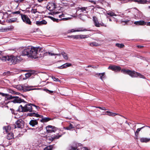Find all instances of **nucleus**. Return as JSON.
Wrapping results in <instances>:
<instances>
[{
  "mask_svg": "<svg viewBox=\"0 0 150 150\" xmlns=\"http://www.w3.org/2000/svg\"><path fill=\"white\" fill-rule=\"evenodd\" d=\"M23 21L27 24L31 25V22L30 18L26 15L21 14H20Z\"/></svg>",
  "mask_w": 150,
  "mask_h": 150,
  "instance_id": "423d86ee",
  "label": "nucleus"
},
{
  "mask_svg": "<svg viewBox=\"0 0 150 150\" xmlns=\"http://www.w3.org/2000/svg\"><path fill=\"white\" fill-rule=\"evenodd\" d=\"M77 32L76 28L75 29H72L70 30H69L68 31V33H72L76 32Z\"/></svg>",
  "mask_w": 150,
  "mask_h": 150,
  "instance_id": "79ce46f5",
  "label": "nucleus"
},
{
  "mask_svg": "<svg viewBox=\"0 0 150 150\" xmlns=\"http://www.w3.org/2000/svg\"><path fill=\"white\" fill-rule=\"evenodd\" d=\"M61 54L62 55L64 59L65 60H67L68 59V57L67 54L64 52H62L61 53Z\"/></svg>",
  "mask_w": 150,
  "mask_h": 150,
  "instance_id": "2f4dec72",
  "label": "nucleus"
},
{
  "mask_svg": "<svg viewBox=\"0 0 150 150\" xmlns=\"http://www.w3.org/2000/svg\"><path fill=\"white\" fill-rule=\"evenodd\" d=\"M95 108H99L101 110H105L106 109L104 107H98V106H95Z\"/></svg>",
  "mask_w": 150,
  "mask_h": 150,
  "instance_id": "09e8293b",
  "label": "nucleus"
},
{
  "mask_svg": "<svg viewBox=\"0 0 150 150\" xmlns=\"http://www.w3.org/2000/svg\"><path fill=\"white\" fill-rule=\"evenodd\" d=\"M50 17L54 21L57 22L59 20L58 19H57L51 16H50Z\"/></svg>",
  "mask_w": 150,
  "mask_h": 150,
  "instance_id": "de8ad7c7",
  "label": "nucleus"
},
{
  "mask_svg": "<svg viewBox=\"0 0 150 150\" xmlns=\"http://www.w3.org/2000/svg\"><path fill=\"white\" fill-rule=\"evenodd\" d=\"M107 14L111 16H117V15L111 11H109L107 13Z\"/></svg>",
  "mask_w": 150,
  "mask_h": 150,
  "instance_id": "7c9ffc66",
  "label": "nucleus"
},
{
  "mask_svg": "<svg viewBox=\"0 0 150 150\" xmlns=\"http://www.w3.org/2000/svg\"><path fill=\"white\" fill-rule=\"evenodd\" d=\"M24 103H25L23 107L22 105L19 106L17 110V111L20 112H31L32 111V104L31 103H27L24 101Z\"/></svg>",
  "mask_w": 150,
  "mask_h": 150,
  "instance_id": "20e7f679",
  "label": "nucleus"
},
{
  "mask_svg": "<svg viewBox=\"0 0 150 150\" xmlns=\"http://www.w3.org/2000/svg\"><path fill=\"white\" fill-rule=\"evenodd\" d=\"M121 72L125 74H127L132 77H139L140 78H145L144 75L139 73L135 72L134 71H132L130 70H126L123 69L121 70Z\"/></svg>",
  "mask_w": 150,
  "mask_h": 150,
  "instance_id": "7ed1b4c3",
  "label": "nucleus"
},
{
  "mask_svg": "<svg viewBox=\"0 0 150 150\" xmlns=\"http://www.w3.org/2000/svg\"><path fill=\"white\" fill-rule=\"evenodd\" d=\"M88 1L89 2H91V3L93 4H96V2L95 1H94L92 0H89Z\"/></svg>",
  "mask_w": 150,
  "mask_h": 150,
  "instance_id": "4d7b16f0",
  "label": "nucleus"
},
{
  "mask_svg": "<svg viewBox=\"0 0 150 150\" xmlns=\"http://www.w3.org/2000/svg\"><path fill=\"white\" fill-rule=\"evenodd\" d=\"M93 21L94 23L98 21L97 18L96 16H93Z\"/></svg>",
  "mask_w": 150,
  "mask_h": 150,
  "instance_id": "3c124183",
  "label": "nucleus"
},
{
  "mask_svg": "<svg viewBox=\"0 0 150 150\" xmlns=\"http://www.w3.org/2000/svg\"><path fill=\"white\" fill-rule=\"evenodd\" d=\"M43 129L42 126H41L36 128V131L38 132H40Z\"/></svg>",
  "mask_w": 150,
  "mask_h": 150,
  "instance_id": "a18cd8bd",
  "label": "nucleus"
},
{
  "mask_svg": "<svg viewBox=\"0 0 150 150\" xmlns=\"http://www.w3.org/2000/svg\"><path fill=\"white\" fill-rule=\"evenodd\" d=\"M106 112L108 113L107 115L110 116H115L116 115H118L119 114L115 113L112 112L110 111H107Z\"/></svg>",
  "mask_w": 150,
  "mask_h": 150,
  "instance_id": "5701e85b",
  "label": "nucleus"
},
{
  "mask_svg": "<svg viewBox=\"0 0 150 150\" xmlns=\"http://www.w3.org/2000/svg\"><path fill=\"white\" fill-rule=\"evenodd\" d=\"M14 97L12 99L13 100L11 101L12 102L15 103H21L22 102H24V100L22 99H21L18 96H14Z\"/></svg>",
  "mask_w": 150,
  "mask_h": 150,
  "instance_id": "9d476101",
  "label": "nucleus"
},
{
  "mask_svg": "<svg viewBox=\"0 0 150 150\" xmlns=\"http://www.w3.org/2000/svg\"><path fill=\"white\" fill-rule=\"evenodd\" d=\"M74 128V127L73 125L72 124L70 123L69 124V125L68 126L66 127H64V128L65 130H71L72 129H73Z\"/></svg>",
  "mask_w": 150,
  "mask_h": 150,
  "instance_id": "b1692460",
  "label": "nucleus"
},
{
  "mask_svg": "<svg viewBox=\"0 0 150 150\" xmlns=\"http://www.w3.org/2000/svg\"><path fill=\"white\" fill-rule=\"evenodd\" d=\"M134 24L137 25H146V22L144 21L141 20L135 21L134 22Z\"/></svg>",
  "mask_w": 150,
  "mask_h": 150,
  "instance_id": "f3484780",
  "label": "nucleus"
},
{
  "mask_svg": "<svg viewBox=\"0 0 150 150\" xmlns=\"http://www.w3.org/2000/svg\"><path fill=\"white\" fill-rule=\"evenodd\" d=\"M108 69H111L115 72H118L120 71L121 68L119 66L111 65L108 67Z\"/></svg>",
  "mask_w": 150,
  "mask_h": 150,
  "instance_id": "6e6552de",
  "label": "nucleus"
},
{
  "mask_svg": "<svg viewBox=\"0 0 150 150\" xmlns=\"http://www.w3.org/2000/svg\"><path fill=\"white\" fill-rule=\"evenodd\" d=\"M37 12L36 9H32L31 11V12L32 13H35Z\"/></svg>",
  "mask_w": 150,
  "mask_h": 150,
  "instance_id": "603ef678",
  "label": "nucleus"
},
{
  "mask_svg": "<svg viewBox=\"0 0 150 150\" xmlns=\"http://www.w3.org/2000/svg\"><path fill=\"white\" fill-rule=\"evenodd\" d=\"M22 87L23 89H22V90L24 91H28L32 90V89H29V88L28 86H26L23 85L22 86Z\"/></svg>",
  "mask_w": 150,
  "mask_h": 150,
  "instance_id": "cd10ccee",
  "label": "nucleus"
},
{
  "mask_svg": "<svg viewBox=\"0 0 150 150\" xmlns=\"http://www.w3.org/2000/svg\"><path fill=\"white\" fill-rule=\"evenodd\" d=\"M46 91H48L49 92V93H52L53 92V91H50L48 89H47Z\"/></svg>",
  "mask_w": 150,
  "mask_h": 150,
  "instance_id": "e2e57ef3",
  "label": "nucleus"
},
{
  "mask_svg": "<svg viewBox=\"0 0 150 150\" xmlns=\"http://www.w3.org/2000/svg\"><path fill=\"white\" fill-rule=\"evenodd\" d=\"M137 47L138 48H141L143 47V46L138 45L137 46Z\"/></svg>",
  "mask_w": 150,
  "mask_h": 150,
  "instance_id": "338daca9",
  "label": "nucleus"
},
{
  "mask_svg": "<svg viewBox=\"0 0 150 150\" xmlns=\"http://www.w3.org/2000/svg\"><path fill=\"white\" fill-rule=\"evenodd\" d=\"M130 2H134L137 3L139 4H146L150 3V1H148L147 0H129Z\"/></svg>",
  "mask_w": 150,
  "mask_h": 150,
  "instance_id": "9b49d317",
  "label": "nucleus"
},
{
  "mask_svg": "<svg viewBox=\"0 0 150 150\" xmlns=\"http://www.w3.org/2000/svg\"><path fill=\"white\" fill-rule=\"evenodd\" d=\"M99 26L100 27V26H104V27H106V25L104 23L102 22L100 23H99Z\"/></svg>",
  "mask_w": 150,
  "mask_h": 150,
  "instance_id": "864d4df0",
  "label": "nucleus"
},
{
  "mask_svg": "<svg viewBox=\"0 0 150 150\" xmlns=\"http://www.w3.org/2000/svg\"><path fill=\"white\" fill-rule=\"evenodd\" d=\"M0 95L2 96L5 97V100L6 101L9 100H12L14 97L6 93L0 92Z\"/></svg>",
  "mask_w": 150,
  "mask_h": 150,
  "instance_id": "f8f14e48",
  "label": "nucleus"
},
{
  "mask_svg": "<svg viewBox=\"0 0 150 150\" xmlns=\"http://www.w3.org/2000/svg\"><path fill=\"white\" fill-rule=\"evenodd\" d=\"M72 64L69 63H66L62 66L58 67V68L59 69H63L67 68L68 67L71 66Z\"/></svg>",
  "mask_w": 150,
  "mask_h": 150,
  "instance_id": "2eb2a0df",
  "label": "nucleus"
},
{
  "mask_svg": "<svg viewBox=\"0 0 150 150\" xmlns=\"http://www.w3.org/2000/svg\"><path fill=\"white\" fill-rule=\"evenodd\" d=\"M47 23V22L45 20H42L41 21H37L35 22L36 25L38 26L46 25Z\"/></svg>",
  "mask_w": 150,
  "mask_h": 150,
  "instance_id": "4468645a",
  "label": "nucleus"
},
{
  "mask_svg": "<svg viewBox=\"0 0 150 150\" xmlns=\"http://www.w3.org/2000/svg\"><path fill=\"white\" fill-rule=\"evenodd\" d=\"M38 124V122L37 120H32L29 122V124L32 127Z\"/></svg>",
  "mask_w": 150,
  "mask_h": 150,
  "instance_id": "4be33fe9",
  "label": "nucleus"
},
{
  "mask_svg": "<svg viewBox=\"0 0 150 150\" xmlns=\"http://www.w3.org/2000/svg\"><path fill=\"white\" fill-rule=\"evenodd\" d=\"M51 119V118L49 117H43L42 119L40 120V121L42 122H47L50 120Z\"/></svg>",
  "mask_w": 150,
  "mask_h": 150,
  "instance_id": "393cba45",
  "label": "nucleus"
},
{
  "mask_svg": "<svg viewBox=\"0 0 150 150\" xmlns=\"http://www.w3.org/2000/svg\"><path fill=\"white\" fill-rule=\"evenodd\" d=\"M89 37L88 35H78L79 39H85L88 38Z\"/></svg>",
  "mask_w": 150,
  "mask_h": 150,
  "instance_id": "a878e982",
  "label": "nucleus"
},
{
  "mask_svg": "<svg viewBox=\"0 0 150 150\" xmlns=\"http://www.w3.org/2000/svg\"><path fill=\"white\" fill-rule=\"evenodd\" d=\"M17 20V18H13L10 19L8 20V22L9 23H13L15 22Z\"/></svg>",
  "mask_w": 150,
  "mask_h": 150,
  "instance_id": "c9c22d12",
  "label": "nucleus"
},
{
  "mask_svg": "<svg viewBox=\"0 0 150 150\" xmlns=\"http://www.w3.org/2000/svg\"><path fill=\"white\" fill-rule=\"evenodd\" d=\"M20 11H17L13 12V14H20Z\"/></svg>",
  "mask_w": 150,
  "mask_h": 150,
  "instance_id": "13d9d810",
  "label": "nucleus"
},
{
  "mask_svg": "<svg viewBox=\"0 0 150 150\" xmlns=\"http://www.w3.org/2000/svg\"><path fill=\"white\" fill-rule=\"evenodd\" d=\"M10 28L8 27L7 28H3L2 27L0 28V32H4L6 31L11 30Z\"/></svg>",
  "mask_w": 150,
  "mask_h": 150,
  "instance_id": "f704fd0d",
  "label": "nucleus"
},
{
  "mask_svg": "<svg viewBox=\"0 0 150 150\" xmlns=\"http://www.w3.org/2000/svg\"><path fill=\"white\" fill-rule=\"evenodd\" d=\"M14 138L13 134L12 133H9L7 136V138L8 139H11Z\"/></svg>",
  "mask_w": 150,
  "mask_h": 150,
  "instance_id": "bb28decb",
  "label": "nucleus"
},
{
  "mask_svg": "<svg viewBox=\"0 0 150 150\" xmlns=\"http://www.w3.org/2000/svg\"><path fill=\"white\" fill-rule=\"evenodd\" d=\"M10 110L11 111V112L12 114H14V110L13 109L11 108H10Z\"/></svg>",
  "mask_w": 150,
  "mask_h": 150,
  "instance_id": "bf43d9fd",
  "label": "nucleus"
},
{
  "mask_svg": "<svg viewBox=\"0 0 150 150\" xmlns=\"http://www.w3.org/2000/svg\"><path fill=\"white\" fill-rule=\"evenodd\" d=\"M68 37H70L73 38L74 39H79L78 35H73L71 36H68Z\"/></svg>",
  "mask_w": 150,
  "mask_h": 150,
  "instance_id": "4c0bfd02",
  "label": "nucleus"
},
{
  "mask_svg": "<svg viewBox=\"0 0 150 150\" xmlns=\"http://www.w3.org/2000/svg\"><path fill=\"white\" fill-rule=\"evenodd\" d=\"M140 140L142 143H146L150 141V138L142 137L140 138Z\"/></svg>",
  "mask_w": 150,
  "mask_h": 150,
  "instance_id": "6ab92c4d",
  "label": "nucleus"
},
{
  "mask_svg": "<svg viewBox=\"0 0 150 150\" xmlns=\"http://www.w3.org/2000/svg\"><path fill=\"white\" fill-rule=\"evenodd\" d=\"M61 136L58 135H54V136H52L51 138L52 140H54V139H57L59 138Z\"/></svg>",
  "mask_w": 150,
  "mask_h": 150,
  "instance_id": "e433bc0d",
  "label": "nucleus"
},
{
  "mask_svg": "<svg viewBox=\"0 0 150 150\" xmlns=\"http://www.w3.org/2000/svg\"><path fill=\"white\" fill-rule=\"evenodd\" d=\"M0 59L4 62H7L9 63L14 64L20 62L22 60V59L20 56H14L12 55L1 57Z\"/></svg>",
  "mask_w": 150,
  "mask_h": 150,
  "instance_id": "f03ea898",
  "label": "nucleus"
},
{
  "mask_svg": "<svg viewBox=\"0 0 150 150\" xmlns=\"http://www.w3.org/2000/svg\"><path fill=\"white\" fill-rule=\"evenodd\" d=\"M32 106L35 107L37 110H38L40 109V107L38 106H36L34 104H32Z\"/></svg>",
  "mask_w": 150,
  "mask_h": 150,
  "instance_id": "5fc2aeb1",
  "label": "nucleus"
},
{
  "mask_svg": "<svg viewBox=\"0 0 150 150\" xmlns=\"http://www.w3.org/2000/svg\"><path fill=\"white\" fill-rule=\"evenodd\" d=\"M81 145V144L78 143L76 142H74L71 144L70 145L68 148V150H79L77 147Z\"/></svg>",
  "mask_w": 150,
  "mask_h": 150,
  "instance_id": "39448f33",
  "label": "nucleus"
},
{
  "mask_svg": "<svg viewBox=\"0 0 150 150\" xmlns=\"http://www.w3.org/2000/svg\"><path fill=\"white\" fill-rule=\"evenodd\" d=\"M82 150H89L86 147H82L81 148Z\"/></svg>",
  "mask_w": 150,
  "mask_h": 150,
  "instance_id": "680f3d73",
  "label": "nucleus"
},
{
  "mask_svg": "<svg viewBox=\"0 0 150 150\" xmlns=\"http://www.w3.org/2000/svg\"><path fill=\"white\" fill-rule=\"evenodd\" d=\"M78 11H80V12L84 13H87V11H86L87 7H78L77 8Z\"/></svg>",
  "mask_w": 150,
  "mask_h": 150,
  "instance_id": "412c9836",
  "label": "nucleus"
},
{
  "mask_svg": "<svg viewBox=\"0 0 150 150\" xmlns=\"http://www.w3.org/2000/svg\"><path fill=\"white\" fill-rule=\"evenodd\" d=\"M8 91L9 93L13 94L18 95L19 94V93L11 89H8Z\"/></svg>",
  "mask_w": 150,
  "mask_h": 150,
  "instance_id": "c85d7f7f",
  "label": "nucleus"
},
{
  "mask_svg": "<svg viewBox=\"0 0 150 150\" xmlns=\"http://www.w3.org/2000/svg\"><path fill=\"white\" fill-rule=\"evenodd\" d=\"M116 46L118 47L119 48H122L124 46V45L123 44H119L116 43L115 45Z\"/></svg>",
  "mask_w": 150,
  "mask_h": 150,
  "instance_id": "ea45409f",
  "label": "nucleus"
},
{
  "mask_svg": "<svg viewBox=\"0 0 150 150\" xmlns=\"http://www.w3.org/2000/svg\"><path fill=\"white\" fill-rule=\"evenodd\" d=\"M98 76H99L100 79L102 81L103 80V79L106 78L105 76V72L102 73H96L95 74Z\"/></svg>",
  "mask_w": 150,
  "mask_h": 150,
  "instance_id": "a211bd4d",
  "label": "nucleus"
},
{
  "mask_svg": "<svg viewBox=\"0 0 150 150\" xmlns=\"http://www.w3.org/2000/svg\"><path fill=\"white\" fill-rule=\"evenodd\" d=\"M61 54H61H55V55H56L57 56H60Z\"/></svg>",
  "mask_w": 150,
  "mask_h": 150,
  "instance_id": "774afa93",
  "label": "nucleus"
},
{
  "mask_svg": "<svg viewBox=\"0 0 150 150\" xmlns=\"http://www.w3.org/2000/svg\"><path fill=\"white\" fill-rule=\"evenodd\" d=\"M53 148L52 146H48L45 147L44 150H52Z\"/></svg>",
  "mask_w": 150,
  "mask_h": 150,
  "instance_id": "37998d69",
  "label": "nucleus"
},
{
  "mask_svg": "<svg viewBox=\"0 0 150 150\" xmlns=\"http://www.w3.org/2000/svg\"><path fill=\"white\" fill-rule=\"evenodd\" d=\"M47 7L48 10L51 11L56 8V5L54 3L50 4L47 6Z\"/></svg>",
  "mask_w": 150,
  "mask_h": 150,
  "instance_id": "ddd939ff",
  "label": "nucleus"
},
{
  "mask_svg": "<svg viewBox=\"0 0 150 150\" xmlns=\"http://www.w3.org/2000/svg\"><path fill=\"white\" fill-rule=\"evenodd\" d=\"M28 115L30 116H35L36 117H43L42 115H40L37 113L35 112L29 113L28 114Z\"/></svg>",
  "mask_w": 150,
  "mask_h": 150,
  "instance_id": "aec40b11",
  "label": "nucleus"
},
{
  "mask_svg": "<svg viewBox=\"0 0 150 150\" xmlns=\"http://www.w3.org/2000/svg\"><path fill=\"white\" fill-rule=\"evenodd\" d=\"M3 15L4 16H6L7 18L8 17V13H4Z\"/></svg>",
  "mask_w": 150,
  "mask_h": 150,
  "instance_id": "0e129e2a",
  "label": "nucleus"
},
{
  "mask_svg": "<svg viewBox=\"0 0 150 150\" xmlns=\"http://www.w3.org/2000/svg\"><path fill=\"white\" fill-rule=\"evenodd\" d=\"M46 129L48 133L55 132L57 130L56 128L51 125H48L46 127Z\"/></svg>",
  "mask_w": 150,
  "mask_h": 150,
  "instance_id": "1a4fd4ad",
  "label": "nucleus"
},
{
  "mask_svg": "<svg viewBox=\"0 0 150 150\" xmlns=\"http://www.w3.org/2000/svg\"><path fill=\"white\" fill-rule=\"evenodd\" d=\"M52 79L54 81H59V80L58 78H56L55 77H53V76H52Z\"/></svg>",
  "mask_w": 150,
  "mask_h": 150,
  "instance_id": "8fccbe9b",
  "label": "nucleus"
},
{
  "mask_svg": "<svg viewBox=\"0 0 150 150\" xmlns=\"http://www.w3.org/2000/svg\"><path fill=\"white\" fill-rule=\"evenodd\" d=\"M146 25L147 26H150V22H146Z\"/></svg>",
  "mask_w": 150,
  "mask_h": 150,
  "instance_id": "69168bd1",
  "label": "nucleus"
},
{
  "mask_svg": "<svg viewBox=\"0 0 150 150\" xmlns=\"http://www.w3.org/2000/svg\"><path fill=\"white\" fill-rule=\"evenodd\" d=\"M76 28L77 32H81L86 31H91L92 30H88L83 27L77 28Z\"/></svg>",
  "mask_w": 150,
  "mask_h": 150,
  "instance_id": "dca6fc26",
  "label": "nucleus"
},
{
  "mask_svg": "<svg viewBox=\"0 0 150 150\" xmlns=\"http://www.w3.org/2000/svg\"><path fill=\"white\" fill-rule=\"evenodd\" d=\"M48 53L49 55H50L51 56H53L55 55V54L53 53H51L50 52H48Z\"/></svg>",
  "mask_w": 150,
  "mask_h": 150,
  "instance_id": "052dcab7",
  "label": "nucleus"
},
{
  "mask_svg": "<svg viewBox=\"0 0 150 150\" xmlns=\"http://www.w3.org/2000/svg\"><path fill=\"white\" fill-rule=\"evenodd\" d=\"M10 74V72L9 71H7L6 72H5L3 73L4 75L8 76Z\"/></svg>",
  "mask_w": 150,
  "mask_h": 150,
  "instance_id": "6e6d98bb",
  "label": "nucleus"
},
{
  "mask_svg": "<svg viewBox=\"0 0 150 150\" xmlns=\"http://www.w3.org/2000/svg\"><path fill=\"white\" fill-rule=\"evenodd\" d=\"M99 23H100L98 21H96L95 23H94V24L95 25L96 27H100Z\"/></svg>",
  "mask_w": 150,
  "mask_h": 150,
  "instance_id": "49530a36",
  "label": "nucleus"
},
{
  "mask_svg": "<svg viewBox=\"0 0 150 150\" xmlns=\"http://www.w3.org/2000/svg\"><path fill=\"white\" fill-rule=\"evenodd\" d=\"M89 45L92 47L93 46L97 47L99 46L100 45V44L97 43L96 42H94L89 43Z\"/></svg>",
  "mask_w": 150,
  "mask_h": 150,
  "instance_id": "c756f323",
  "label": "nucleus"
},
{
  "mask_svg": "<svg viewBox=\"0 0 150 150\" xmlns=\"http://www.w3.org/2000/svg\"><path fill=\"white\" fill-rule=\"evenodd\" d=\"M145 127V126H144V127H143L140 128H138L137 129V130L134 132L135 135V136L138 135L139 134V132L140 131V130L142 129H143Z\"/></svg>",
  "mask_w": 150,
  "mask_h": 150,
  "instance_id": "72a5a7b5",
  "label": "nucleus"
},
{
  "mask_svg": "<svg viewBox=\"0 0 150 150\" xmlns=\"http://www.w3.org/2000/svg\"><path fill=\"white\" fill-rule=\"evenodd\" d=\"M10 128V127L9 126H6L4 127V129H5V131L6 132H9V129Z\"/></svg>",
  "mask_w": 150,
  "mask_h": 150,
  "instance_id": "c03bdc74",
  "label": "nucleus"
},
{
  "mask_svg": "<svg viewBox=\"0 0 150 150\" xmlns=\"http://www.w3.org/2000/svg\"><path fill=\"white\" fill-rule=\"evenodd\" d=\"M122 22H124L126 24H131L132 23V22L129 20L121 21Z\"/></svg>",
  "mask_w": 150,
  "mask_h": 150,
  "instance_id": "a19ab883",
  "label": "nucleus"
},
{
  "mask_svg": "<svg viewBox=\"0 0 150 150\" xmlns=\"http://www.w3.org/2000/svg\"><path fill=\"white\" fill-rule=\"evenodd\" d=\"M23 122V121L21 120H18L16 122V125H14L15 128L23 127L24 126Z\"/></svg>",
  "mask_w": 150,
  "mask_h": 150,
  "instance_id": "0eeeda50",
  "label": "nucleus"
},
{
  "mask_svg": "<svg viewBox=\"0 0 150 150\" xmlns=\"http://www.w3.org/2000/svg\"><path fill=\"white\" fill-rule=\"evenodd\" d=\"M13 87L21 91L22 89H23L22 86L20 85H15Z\"/></svg>",
  "mask_w": 150,
  "mask_h": 150,
  "instance_id": "473e14b6",
  "label": "nucleus"
},
{
  "mask_svg": "<svg viewBox=\"0 0 150 150\" xmlns=\"http://www.w3.org/2000/svg\"><path fill=\"white\" fill-rule=\"evenodd\" d=\"M137 13H138L137 17L139 18H141L142 16V13L141 11H139L138 10H137Z\"/></svg>",
  "mask_w": 150,
  "mask_h": 150,
  "instance_id": "58836bf2",
  "label": "nucleus"
},
{
  "mask_svg": "<svg viewBox=\"0 0 150 150\" xmlns=\"http://www.w3.org/2000/svg\"><path fill=\"white\" fill-rule=\"evenodd\" d=\"M38 47L32 46L25 47L22 51V54L23 56H27L32 58L40 57L39 55L40 52L38 51Z\"/></svg>",
  "mask_w": 150,
  "mask_h": 150,
  "instance_id": "f257e3e1",
  "label": "nucleus"
}]
</instances>
